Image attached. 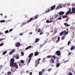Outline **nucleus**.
<instances>
[{
  "label": "nucleus",
  "instance_id": "nucleus-25",
  "mask_svg": "<svg viewBox=\"0 0 75 75\" xmlns=\"http://www.w3.org/2000/svg\"><path fill=\"white\" fill-rule=\"evenodd\" d=\"M52 21H49V20H47L46 21V23H52Z\"/></svg>",
  "mask_w": 75,
  "mask_h": 75
},
{
  "label": "nucleus",
  "instance_id": "nucleus-11",
  "mask_svg": "<svg viewBox=\"0 0 75 75\" xmlns=\"http://www.w3.org/2000/svg\"><path fill=\"white\" fill-rule=\"evenodd\" d=\"M14 52H15V50L13 49L10 52L9 54H13V53H14Z\"/></svg>",
  "mask_w": 75,
  "mask_h": 75
},
{
  "label": "nucleus",
  "instance_id": "nucleus-16",
  "mask_svg": "<svg viewBox=\"0 0 75 75\" xmlns=\"http://www.w3.org/2000/svg\"><path fill=\"white\" fill-rule=\"evenodd\" d=\"M64 12H60L59 13V16H60L62 15V14H64Z\"/></svg>",
  "mask_w": 75,
  "mask_h": 75
},
{
  "label": "nucleus",
  "instance_id": "nucleus-10",
  "mask_svg": "<svg viewBox=\"0 0 75 75\" xmlns=\"http://www.w3.org/2000/svg\"><path fill=\"white\" fill-rule=\"evenodd\" d=\"M71 12V9H70L67 12L66 14V15H68V14H69V13H70Z\"/></svg>",
  "mask_w": 75,
  "mask_h": 75
},
{
  "label": "nucleus",
  "instance_id": "nucleus-36",
  "mask_svg": "<svg viewBox=\"0 0 75 75\" xmlns=\"http://www.w3.org/2000/svg\"><path fill=\"white\" fill-rule=\"evenodd\" d=\"M7 51H5L3 53V55H4V54H6V53H7Z\"/></svg>",
  "mask_w": 75,
  "mask_h": 75
},
{
  "label": "nucleus",
  "instance_id": "nucleus-21",
  "mask_svg": "<svg viewBox=\"0 0 75 75\" xmlns=\"http://www.w3.org/2000/svg\"><path fill=\"white\" fill-rule=\"evenodd\" d=\"M46 42H47V41H45L44 42V44H43L42 45H40V48H41V47H42L43 46V45H44L45 44V43H46Z\"/></svg>",
  "mask_w": 75,
  "mask_h": 75
},
{
  "label": "nucleus",
  "instance_id": "nucleus-59",
  "mask_svg": "<svg viewBox=\"0 0 75 75\" xmlns=\"http://www.w3.org/2000/svg\"><path fill=\"white\" fill-rule=\"evenodd\" d=\"M71 5H72V6H75V4H72Z\"/></svg>",
  "mask_w": 75,
  "mask_h": 75
},
{
  "label": "nucleus",
  "instance_id": "nucleus-35",
  "mask_svg": "<svg viewBox=\"0 0 75 75\" xmlns=\"http://www.w3.org/2000/svg\"><path fill=\"white\" fill-rule=\"evenodd\" d=\"M70 44H71V41H69V42H68V43H67V45L69 46V45H70Z\"/></svg>",
  "mask_w": 75,
  "mask_h": 75
},
{
  "label": "nucleus",
  "instance_id": "nucleus-38",
  "mask_svg": "<svg viewBox=\"0 0 75 75\" xmlns=\"http://www.w3.org/2000/svg\"><path fill=\"white\" fill-rule=\"evenodd\" d=\"M41 31H42L41 30V29L40 28L39 30L38 31V32H39V33H41Z\"/></svg>",
  "mask_w": 75,
  "mask_h": 75
},
{
  "label": "nucleus",
  "instance_id": "nucleus-18",
  "mask_svg": "<svg viewBox=\"0 0 75 75\" xmlns=\"http://www.w3.org/2000/svg\"><path fill=\"white\" fill-rule=\"evenodd\" d=\"M40 41V39L38 38H36L35 40V43H37V42H38Z\"/></svg>",
  "mask_w": 75,
  "mask_h": 75
},
{
  "label": "nucleus",
  "instance_id": "nucleus-7",
  "mask_svg": "<svg viewBox=\"0 0 75 75\" xmlns=\"http://www.w3.org/2000/svg\"><path fill=\"white\" fill-rule=\"evenodd\" d=\"M33 53H30L28 57L29 58V59H31V57H33Z\"/></svg>",
  "mask_w": 75,
  "mask_h": 75
},
{
  "label": "nucleus",
  "instance_id": "nucleus-6",
  "mask_svg": "<svg viewBox=\"0 0 75 75\" xmlns=\"http://www.w3.org/2000/svg\"><path fill=\"white\" fill-rule=\"evenodd\" d=\"M15 58H16L17 59H18L20 58V56L18 54H16L15 57Z\"/></svg>",
  "mask_w": 75,
  "mask_h": 75
},
{
  "label": "nucleus",
  "instance_id": "nucleus-8",
  "mask_svg": "<svg viewBox=\"0 0 75 75\" xmlns=\"http://www.w3.org/2000/svg\"><path fill=\"white\" fill-rule=\"evenodd\" d=\"M34 19L33 18H30L29 20H28L27 21V23H30V22H31L32 20H33Z\"/></svg>",
  "mask_w": 75,
  "mask_h": 75
},
{
  "label": "nucleus",
  "instance_id": "nucleus-47",
  "mask_svg": "<svg viewBox=\"0 0 75 75\" xmlns=\"http://www.w3.org/2000/svg\"><path fill=\"white\" fill-rule=\"evenodd\" d=\"M30 61H31V59H29V61L28 62V64H29V63H30Z\"/></svg>",
  "mask_w": 75,
  "mask_h": 75
},
{
  "label": "nucleus",
  "instance_id": "nucleus-2",
  "mask_svg": "<svg viewBox=\"0 0 75 75\" xmlns=\"http://www.w3.org/2000/svg\"><path fill=\"white\" fill-rule=\"evenodd\" d=\"M14 59L13 58H12L11 59L10 62V67H13V66H14Z\"/></svg>",
  "mask_w": 75,
  "mask_h": 75
},
{
  "label": "nucleus",
  "instance_id": "nucleus-22",
  "mask_svg": "<svg viewBox=\"0 0 75 75\" xmlns=\"http://www.w3.org/2000/svg\"><path fill=\"white\" fill-rule=\"evenodd\" d=\"M64 25H65V26H66V27H69L70 25H68L67 23H64Z\"/></svg>",
  "mask_w": 75,
  "mask_h": 75
},
{
  "label": "nucleus",
  "instance_id": "nucleus-33",
  "mask_svg": "<svg viewBox=\"0 0 75 75\" xmlns=\"http://www.w3.org/2000/svg\"><path fill=\"white\" fill-rule=\"evenodd\" d=\"M52 57V55H48L47 57V58H51Z\"/></svg>",
  "mask_w": 75,
  "mask_h": 75
},
{
  "label": "nucleus",
  "instance_id": "nucleus-26",
  "mask_svg": "<svg viewBox=\"0 0 75 75\" xmlns=\"http://www.w3.org/2000/svg\"><path fill=\"white\" fill-rule=\"evenodd\" d=\"M61 19H62V17H61V16H60L58 18H57V20H61Z\"/></svg>",
  "mask_w": 75,
  "mask_h": 75
},
{
  "label": "nucleus",
  "instance_id": "nucleus-32",
  "mask_svg": "<svg viewBox=\"0 0 75 75\" xmlns=\"http://www.w3.org/2000/svg\"><path fill=\"white\" fill-rule=\"evenodd\" d=\"M58 17V14L55 15L54 16V18H57Z\"/></svg>",
  "mask_w": 75,
  "mask_h": 75
},
{
  "label": "nucleus",
  "instance_id": "nucleus-13",
  "mask_svg": "<svg viewBox=\"0 0 75 75\" xmlns=\"http://www.w3.org/2000/svg\"><path fill=\"white\" fill-rule=\"evenodd\" d=\"M21 45V44L20 43L17 42L16 44V46L17 47H18Z\"/></svg>",
  "mask_w": 75,
  "mask_h": 75
},
{
  "label": "nucleus",
  "instance_id": "nucleus-51",
  "mask_svg": "<svg viewBox=\"0 0 75 75\" xmlns=\"http://www.w3.org/2000/svg\"><path fill=\"white\" fill-rule=\"evenodd\" d=\"M19 35H21V36L23 35V33H20L19 34Z\"/></svg>",
  "mask_w": 75,
  "mask_h": 75
},
{
  "label": "nucleus",
  "instance_id": "nucleus-5",
  "mask_svg": "<svg viewBox=\"0 0 75 75\" xmlns=\"http://www.w3.org/2000/svg\"><path fill=\"white\" fill-rule=\"evenodd\" d=\"M13 67H15V68H16L17 69L18 68V65L17 64V63L16 62H15L14 63V64L13 66Z\"/></svg>",
  "mask_w": 75,
  "mask_h": 75
},
{
  "label": "nucleus",
  "instance_id": "nucleus-49",
  "mask_svg": "<svg viewBox=\"0 0 75 75\" xmlns=\"http://www.w3.org/2000/svg\"><path fill=\"white\" fill-rule=\"evenodd\" d=\"M42 72H45V69H43L42 70Z\"/></svg>",
  "mask_w": 75,
  "mask_h": 75
},
{
  "label": "nucleus",
  "instance_id": "nucleus-27",
  "mask_svg": "<svg viewBox=\"0 0 75 75\" xmlns=\"http://www.w3.org/2000/svg\"><path fill=\"white\" fill-rule=\"evenodd\" d=\"M61 65V64L60 63H58L56 65V67H57V68H58V67H59V65Z\"/></svg>",
  "mask_w": 75,
  "mask_h": 75
},
{
  "label": "nucleus",
  "instance_id": "nucleus-19",
  "mask_svg": "<svg viewBox=\"0 0 75 75\" xmlns=\"http://www.w3.org/2000/svg\"><path fill=\"white\" fill-rule=\"evenodd\" d=\"M31 47H32V46H29L28 47H26L25 48V50H28V49H30V48H31Z\"/></svg>",
  "mask_w": 75,
  "mask_h": 75
},
{
  "label": "nucleus",
  "instance_id": "nucleus-1",
  "mask_svg": "<svg viewBox=\"0 0 75 75\" xmlns=\"http://www.w3.org/2000/svg\"><path fill=\"white\" fill-rule=\"evenodd\" d=\"M55 7H56L55 5H54L53 6H51L50 8H48L47 10L45 11V13H48V12H50V11H52L53 10H54V9L55 8Z\"/></svg>",
  "mask_w": 75,
  "mask_h": 75
},
{
  "label": "nucleus",
  "instance_id": "nucleus-53",
  "mask_svg": "<svg viewBox=\"0 0 75 75\" xmlns=\"http://www.w3.org/2000/svg\"><path fill=\"white\" fill-rule=\"evenodd\" d=\"M51 70H52V69H48V71L49 72L51 71Z\"/></svg>",
  "mask_w": 75,
  "mask_h": 75
},
{
  "label": "nucleus",
  "instance_id": "nucleus-3",
  "mask_svg": "<svg viewBox=\"0 0 75 75\" xmlns=\"http://www.w3.org/2000/svg\"><path fill=\"white\" fill-rule=\"evenodd\" d=\"M41 60V58H39L38 60H36L35 61V63L36 64V65H38L39 64V63H40V61Z\"/></svg>",
  "mask_w": 75,
  "mask_h": 75
},
{
  "label": "nucleus",
  "instance_id": "nucleus-56",
  "mask_svg": "<svg viewBox=\"0 0 75 75\" xmlns=\"http://www.w3.org/2000/svg\"><path fill=\"white\" fill-rule=\"evenodd\" d=\"M59 7H60V8H62V7H61V5H59Z\"/></svg>",
  "mask_w": 75,
  "mask_h": 75
},
{
  "label": "nucleus",
  "instance_id": "nucleus-52",
  "mask_svg": "<svg viewBox=\"0 0 75 75\" xmlns=\"http://www.w3.org/2000/svg\"><path fill=\"white\" fill-rule=\"evenodd\" d=\"M13 29H10L9 30V31H10V32H11V31H13Z\"/></svg>",
  "mask_w": 75,
  "mask_h": 75
},
{
  "label": "nucleus",
  "instance_id": "nucleus-57",
  "mask_svg": "<svg viewBox=\"0 0 75 75\" xmlns=\"http://www.w3.org/2000/svg\"><path fill=\"white\" fill-rule=\"evenodd\" d=\"M43 32H41L40 33V35H42V34H43Z\"/></svg>",
  "mask_w": 75,
  "mask_h": 75
},
{
  "label": "nucleus",
  "instance_id": "nucleus-4",
  "mask_svg": "<svg viewBox=\"0 0 75 75\" xmlns=\"http://www.w3.org/2000/svg\"><path fill=\"white\" fill-rule=\"evenodd\" d=\"M56 54L58 56H60L61 55V52L59 51H57L56 52Z\"/></svg>",
  "mask_w": 75,
  "mask_h": 75
},
{
  "label": "nucleus",
  "instance_id": "nucleus-17",
  "mask_svg": "<svg viewBox=\"0 0 75 75\" xmlns=\"http://www.w3.org/2000/svg\"><path fill=\"white\" fill-rule=\"evenodd\" d=\"M38 54H39V52L36 51L35 52L34 55L35 56H37Z\"/></svg>",
  "mask_w": 75,
  "mask_h": 75
},
{
  "label": "nucleus",
  "instance_id": "nucleus-62",
  "mask_svg": "<svg viewBox=\"0 0 75 75\" xmlns=\"http://www.w3.org/2000/svg\"><path fill=\"white\" fill-rule=\"evenodd\" d=\"M43 61H45V58H44L43 59Z\"/></svg>",
  "mask_w": 75,
  "mask_h": 75
},
{
  "label": "nucleus",
  "instance_id": "nucleus-54",
  "mask_svg": "<svg viewBox=\"0 0 75 75\" xmlns=\"http://www.w3.org/2000/svg\"><path fill=\"white\" fill-rule=\"evenodd\" d=\"M72 53V52H69L68 53V55H71V54Z\"/></svg>",
  "mask_w": 75,
  "mask_h": 75
},
{
  "label": "nucleus",
  "instance_id": "nucleus-46",
  "mask_svg": "<svg viewBox=\"0 0 75 75\" xmlns=\"http://www.w3.org/2000/svg\"><path fill=\"white\" fill-rule=\"evenodd\" d=\"M11 72H10V71H9V72H8V73H7V74L8 75H10V74H11Z\"/></svg>",
  "mask_w": 75,
  "mask_h": 75
},
{
  "label": "nucleus",
  "instance_id": "nucleus-31",
  "mask_svg": "<svg viewBox=\"0 0 75 75\" xmlns=\"http://www.w3.org/2000/svg\"><path fill=\"white\" fill-rule=\"evenodd\" d=\"M51 61L52 64H53V63H54V59H52L51 60Z\"/></svg>",
  "mask_w": 75,
  "mask_h": 75
},
{
  "label": "nucleus",
  "instance_id": "nucleus-20",
  "mask_svg": "<svg viewBox=\"0 0 75 75\" xmlns=\"http://www.w3.org/2000/svg\"><path fill=\"white\" fill-rule=\"evenodd\" d=\"M60 40V37H58L57 40L56 41V43H58L59 41V40Z\"/></svg>",
  "mask_w": 75,
  "mask_h": 75
},
{
  "label": "nucleus",
  "instance_id": "nucleus-34",
  "mask_svg": "<svg viewBox=\"0 0 75 75\" xmlns=\"http://www.w3.org/2000/svg\"><path fill=\"white\" fill-rule=\"evenodd\" d=\"M20 62L21 63H22V64H24V61L23 60H21Z\"/></svg>",
  "mask_w": 75,
  "mask_h": 75
},
{
  "label": "nucleus",
  "instance_id": "nucleus-23",
  "mask_svg": "<svg viewBox=\"0 0 75 75\" xmlns=\"http://www.w3.org/2000/svg\"><path fill=\"white\" fill-rule=\"evenodd\" d=\"M62 17L63 18H67L68 17V16L66 14V15L62 16Z\"/></svg>",
  "mask_w": 75,
  "mask_h": 75
},
{
  "label": "nucleus",
  "instance_id": "nucleus-58",
  "mask_svg": "<svg viewBox=\"0 0 75 75\" xmlns=\"http://www.w3.org/2000/svg\"><path fill=\"white\" fill-rule=\"evenodd\" d=\"M33 74V73L32 72H30L29 73V74L30 75H32V74Z\"/></svg>",
  "mask_w": 75,
  "mask_h": 75
},
{
  "label": "nucleus",
  "instance_id": "nucleus-28",
  "mask_svg": "<svg viewBox=\"0 0 75 75\" xmlns=\"http://www.w3.org/2000/svg\"><path fill=\"white\" fill-rule=\"evenodd\" d=\"M64 34V31H63L60 33L59 35L60 36L62 35H63V34Z\"/></svg>",
  "mask_w": 75,
  "mask_h": 75
},
{
  "label": "nucleus",
  "instance_id": "nucleus-41",
  "mask_svg": "<svg viewBox=\"0 0 75 75\" xmlns=\"http://www.w3.org/2000/svg\"><path fill=\"white\" fill-rule=\"evenodd\" d=\"M4 45V43H2L0 44V47H1V46H3Z\"/></svg>",
  "mask_w": 75,
  "mask_h": 75
},
{
  "label": "nucleus",
  "instance_id": "nucleus-61",
  "mask_svg": "<svg viewBox=\"0 0 75 75\" xmlns=\"http://www.w3.org/2000/svg\"><path fill=\"white\" fill-rule=\"evenodd\" d=\"M33 34V33H32V32H30L29 33V34L30 35H31V34Z\"/></svg>",
  "mask_w": 75,
  "mask_h": 75
},
{
  "label": "nucleus",
  "instance_id": "nucleus-55",
  "mask_svg": "<svg viewBox=\"0 0 75 75\" xmlns=\"http://www.w3.org/2000/svg\"><path fill=\"white\" fill-rule=\"evenodd\" d=\"M5 40V38L0 39V42L1 41V40Z\"/></svg>",
  "mask_w": 75,
  "mask_h": 75
},
{
  "label": "nucleus",
  "instance_id": "nucleus-64",
  "mask_svg": "<svg viewBox=\"0 0 75 75\" xmlns=\"http://www.w3.org/2000/svg\"><path fill=\"white\" fill-rule=\"evenodd\" d=\"M0 15H1V16H3V14L1 13Z\"/></svg>",
  "mask_w": 75,
  "mask_h": 75
},
{
  "label": "nucleus",
  "instance_id": "nucleus-44",
  "mask_svg": "<svg viewBox=\"0 0 75 75\" xmlns=\"http://www.w3.org/2000/svg\"><path fill=\"white\" fill-rule=\"evenodd\" d=\"M59 8H60L59 7V5H58V6H57L56 9H57V10H58V9H59Z\"/></svg>",
  "mask_w": 75,
  "mask_h": 75
},
{
  "label": "nucleus",
  "instance_id": "nucleus-24",
  "mask_svg": "<svg viewBox=\"0 0 75 75\" xmlns=\"http://www.w3.org/2000/svg\"><path fill=\"white\" fill-rule=\"evenodd\" d=\"M74 49H75V46H72L70 48V50L71 51L72 50H74Z\"/></svg>",
  "mask_w": 75,
  "mask_h": 75
},
{
  "label": "nucleus",
  "instance_id": "nucleus-42",
  "mask_svg": "<svg viewBox=\"0 0 75 75\" xmlns=\"http://www.w3.org/2000/svg\"><path fill=\"white\" fill-rule=\"evenodd\" d=\"M21 54L22 55H24V53L23 51H22L21 52Z\"/></svg>",
  "mask_w": 75,
  "mask_h": 75
},
{
  "label": "nucleus",
  "instance_id": "nucleus-30",
  "mask_svg": "<svg viewBox=\"0 0 75 75\" xmlns=\"http://www.w3.org/2000/svg\"><path fill=\"white\" fill-rule=\"evenodd\" d=\"M71 29H72V30H74L73 33H75V28H74V27H72Z\"/></svg>",
  "mask_w": 75,
  "mask_h": 75
},
{
  "label": "nucleus",
  "instance_id": "nucleus-60",
  "mask_svg": "<svg viewBox=\"0 0 75 75\" xmlns=\"http://www.w3.org/2000/svg\"><path fill=\"white\" fill-rule=\"evenodd\" d=\"M68 62V60H67L66 62H64V63H66V62Z\"/></svg>",
  "mask_w": 75,
  "mask_h": 75
},
{
  "label": "nucleus",
  "instance_id": "nucleus-48",
  "mask_svg": "<svg viewBox=\"0 0 75 75\" xmlns=\"http://www.w3.org/2000/svg\"><path fill=\"white\" fill-rule=\"evenodd\" d=\"M8 33V30H6L5 31V33Z\"/></svg>",
  "mask_w": 75,
  "mask_h": 75
},
{
  "label": "nucleus",
  "instance_id": "nucleus-29",
  "mask_svg": "<svg viewBox=\"0 0 75 75\" xmlns=\"http://www.w3.org/2000/svg\"><path fill=\"white\" fill-rule=\"evenodd\" d=\"M39 75H42L43 73L42 72L40 71L39 72Z\"/></svg>",
  "mask_w": 75,
  "mask_h": 75
},
{
  "label": "nucleus",
  "instance_id": "nucleus-12",
  "mask_svg": "<svg viewBox=\"0 0 75 75\" xmlns=\"http://www.w3.org/2000/svg\"><path fill=\"white\" fill-rule=\"evenodd\" d=\"M72 12L73 14L75 13V8H72Z\"/></svg>",
  "mask_w": 75,
  "mask_h": 75
},
{
  "label": "nucleus",
  "instance_id": "nucleus-43",
  "mask_svg": "<svg viewBox=\"0 0 75 75\" xmlns=\"http://www.w3.org/2000/svg\"><path fill=\"white\" fill-rule=\"evenodd\" d=\"M68 75H72V73L71 72H69V74H68Z\"/></svg>",
  "mask_w": 75,
  "mask_h": 75
},
{
  "label": "nucleus",
  "instance_id": "nucleus-37",
  "mask_svg": "<svg viewBox=\"0 0 75 75\" xmlns=\"http://www.w3.org/2000/svg\"><path fill=\"white\" fill-rule=\"evenodd\" d=\"M6 21L4 20H1L0 21V22L1 23H4V22H5Z\"/></svg>",
  "mask_w": 75,
  "mask_h": 75
},
{
  "label": "nucleus",
  "instance_id": "nucleus-15",
  "mask_svg": "<svg viewBox=\"0 0 75 75\" xmlns=\"http://www.w3.org/2000/svg\"><path fill=\"white\" fill-rule=\"evenodd\" d=\"M57 39V37L56 36L52 38V40L54 41H55Z\"/></svg>",
  "mask_w": 75,
  "mask_h": 75
},
{
  "label": "nucleus",
  "instance_id": "nucleus-9",
  "mask_svg": "<svg viewBox=\"0 0 75 75\" xmlns=\"http://www.w3.org/2000/svg\"><path fill=\"white\" fill-rule=\"evenodd\" d=\"M64 36H65V35H67L68 34V32L67 31L66 32V30H64Z\"/></svg>",
  "mask_w": 75,
  "mask_h": 75
},
{
  "label": "nucleus",
  "instance_id": "nucleus-63",
  "mask_svg": "<svg viewBox=\"0 0 75 75\" xmlns=\"http://www.w3.org/2000/svg\"><path fill=\"white\" fill-rule=\"evenodd\" d=\"M4 18H7V16H5V17H4Z\"/></svg>",
  "mask_w": 75,
  "mask_h": 75
},
{
  "label": "nucleus",
  "instance_id": "nucleus-39",
  "mask_svg": "<svg viewBox=\"0 0 75 75\" xmlns=\"http://www.w3.org/2000/svg\"><path fill=\"white\" fill-rule=\"evenodd\" d=\"M69 18H67L66 19V22H68V20H69Z\"/></svg>",
  "mask_w": 75,
  "mask_h": 75
},
{
  "label": "nucleus",
  "instance_id": "nucleus-40",
  "mask_svg": "<svg viewBox=\"0 0 75 75\" xmlns=\"http://www.w3.org/2000/svg\"><path fill=\"white\" fill-rule=\"evenodd\" d=\"M52 57H53V59H56V56L55 55L53 56Z\"/></svg>",
  "mask_w": 75,
  "mask_h": 75
},
{
  "label": "nucleus",
  "instance_id": "nucleus-45",
  "mask_svg": "<svg viewBox=\"0 0 75 75\" xmlns=\"http://www.w3.org/2000/svg\"><path fill=\"white\" fill-rule=\"evenodd\" d=\"M27 23H27V22H24L22 23V25H24V24H27Z\"/></svg>",
  "mask_w": 75,
  "mask_h": 75
},
{
  "label": "nucleus",
  "instance_id": "nucleus-14",
  "mask_svg": "<svg viewBox=\"0 0 75 75\" xmlns=\"http://www.w3.org/2000/svg\"><path fill=\"white\" fill-rule=\"evenodd\" d=\"M39 15H36L35 16V17L33 18V19L34 20H35V19H37L38 17H39Z\"/></svg>",
  "mask_w": 75,
  "mask_h": 75
},
{
  "label": "nucleus",
  "instance_id": "nucleus-50",
  "mask_svg": "<svg viewBox=\"0 0 75 75\" xmlns=\"http://www.w3.org/2000/svg\"><path fill=\"white\" fill-rule=\"evenodd\" d=\"M65 37L64 36H62V40H64Z\"/></svg>",
  "mask_w": 75,
  "mask_h": 75
}]
</instances>
